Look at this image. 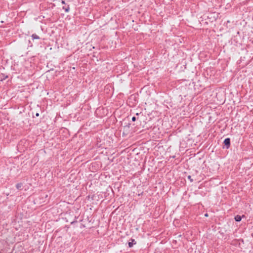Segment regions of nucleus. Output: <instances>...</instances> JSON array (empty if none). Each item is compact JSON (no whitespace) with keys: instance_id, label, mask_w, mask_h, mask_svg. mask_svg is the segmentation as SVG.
I'll list each match as a JSON object with an SVG mask.
<instances>
[{"instance_id":"8","label":"nucleus","mask_w":253,"mask_h":253,"mask_svg":"<svg viewBox=\"0 0 253 253\" xmlns=\"http://www.w3.org/2000/svg\"><path fill=\"white\" fill-rule=\"evenodd\" d=\"M234 219L236 221L239 222L241 220L242 217L239 215H237L236 216H235Z\"/></svg>"},{"instance_id":"17","label":"nucleus","mask_w":253,"mask_h":253,"mask_svg":"<svg viewBox=\"0 0 253 253\" xmlns=\"http://www.w3.org/2000/svg\"><path fill=\"white\" fill-rule=\"evenodd\" d=\"M205 216H206V217L208 216V213H206V214H205Z\"/></svg>"},{"instance_id":"7","label":"nucleus","mask_w":253,"mask_h":253,"mask_svg":"<svg viewBox=\"0 0 253 253\" xmlns=\"http://www.w3.org/2000/svg\"><path fill=\"white\" fill-rule=\"evenodd\" d=\"M15 186L18 190H22L23 187V183L21 182L18 183L16 184Z\"/></svg>"},{"instance_id":"5","label":"nucleus","mask_w":253,"mask_h":253,"mask_svg":"<svg viewBox=\"0 0 253 253\" xmlns=\"http://www.w3.org/2000/svg\"><path fill=\"white\" fill-rule=\"evenodd\" d=\"M8 76L7 75H5L4 74L1 73L0 74V81H3L6 79L8 78Z\"/></svg>"},{"instance_id":"13","label":"nucleus","mask_w":253,"mask_h":253,"mask_svg":"<svg viewBox=\"0 0 253 253\" xmlns=\"http://www.w3.org/2000/svg\"><path fill=\"white\" fill-rule=\"evenodd\" d=\"M35 117H39V113H36L35 114V116H34V115H33V117H35Z\"/></svg>"},{"instance_id":"4","label":"nucleus","mask_w":253,"mask_h":253,"mask_svg":"<svg viewBox=\"0 0 253 253\" xmlns=\"http://www.w3.org/2000/svg\"><path fill=\"white\" fill-rule=\"evenodd\" d=\"M130 123H128L127 125L125 126H124V131H123V134H124V131H126V132H127L129 131V128H130Z\"/></svg>"},{"instance_id":"9","label":"nucleus","mask_w":253,"mask_h":253,"mask_svg":"<svg viewBox=\"0 0 253 253\" xmlns=\"http://www.w3.org/2000/svg\"><path fill=\"white\" fill-rule=\"evenodd\" d=\"M31 37H32L33 40H35V39L38 40V39H40V37L38 35H37L36 34H32Z\"/></svg>"},{"instance_id":"10","label":"nucleus","mask_w":253,"mask_h":253,"mask_svg":"<svg viewBox=\"0 0 253 253\" xmlns=\"http://www.w3.org/2000/svg\"><path fill=\"white\" fill-rule=\"evenodd\" d=\"M137 119V120L138 119V117L136 118V116H133V117L132 118V119H131V120H132V121L133 122H134V121H135Z\"/></svg>"},{"instance_id":"1","label":"nucleus","mask_w":253,"mask_h":253,"mask_svg":"<svg viewBox=\"0 0 253 253\" xmlns=\"http://www.w3.org/2000/svg\"><path fill=\"white\" fill-rule=\"evenodd\" d=\"M223 144L224 145V147L226 149H228L230 146V139L229 138L225 139L223 141Z\"/></svg>"},{"instance_id":"16","label":"nucleus","mask_w":253,"mask_h":253,"mask_svg":"<svg viewBox=\"0 0 253 253\" xmlns=\"http://www.w3.org/2000/svg\"><path fill=\"white\" fill-rule=\"evenodd\" d=\"M141 114V113H136V114H135V115L136 116V117H138V116L139 115Z\"/></svg>"},{"instance_id":"6","label":"nucleus","mask_w":253,"mask_h":253,"mask_svg":"<svg viewBox=\"0 0 253 253\" xmlns=\"http://www.w3.org/2000/svg\"><path fill=\"white\" fill-rule=\"evenodd\" d=\"M62 9H64L66 12H68L70 10V6L69 4H66L62 7Z\"/></svg>"},{"instance_id":"3","label":"nucleus","mask_w":253,"mask_h":253,"mask_svg":"<svg viewBox=\"0 0 253 253\" xmlns=\"http://www.w3.org/2000/svg\"><path fill=\"white\" fill-rule=\"evenodd\" d=\"M25 143H26V141L25 140H22L20 141L17 145L18 149H21L22 146H23L24 144Z\"/></svg>"},{"instance_id":"2","label":"nucleus","mask_w":253,"mask_h":253,"mask_svg":"<svg viewBox=\"0 0 253 253\" xmlns=\"http://www.w3.org/2000/svg\"><path fill=\"white\" fill-rule=\"evenodd\" d=\"M136 244V242L135 240L134 239L131 238L128 243V245L129 248H131L134 245H135Z\"/></svg>"},{"instance_id":"12","label":"nucleus","mask_w":253,"mask_h":253,"mask_svg":"<svg viewBox=\"0 0 253 253\" xmlns=\"http://www.w3.org/2000/svg\"><path fill=\"white\" fill-rule=\"evenodd\" d=\"M77 220L76 219H75L73 221L71 222V224H75V223H77Z\"/></svg>"},{"instance_id":"15","label":"nucleus","mask_w":253,"mask_h":253,"mask_svg":"<svg viewBox=\"0 0 253 253\" xmlns=\"http://www.w3.org/2000/svg\"><path fill=\"white\" fill-rule=\"evenodd\" d=\"M141 114V113H136V114H135V115L136 116V117H138V116L139 115Z\"/></svg>"},{"instance_id":"11","label":"nucleus","mask_w":253,"mask_h":253,"mask_svg":"<svg viewBox=\"0 0 253 253\" xmlns=\"http://www.w3.org/2000/svg\"><path fill=\"white\" fill-rule=\"evenodd\" d=\"M188 179H189L191 182L193 181V179L191 178V176H190V175L188 176Z\"/></svg>"},{"instance_id":"14","label":"nucleus","mask_w":253,"mask_h":253,"mask_svg":"<svg viewBox=\"0 0 253 253\" xmlns=\"http://www.w3.org/2000/svg\"><path fill=\"white\" fill-rule=\"evenodd\" d=\"M61 3H62L63 4H65V5L66 4V3H65V0H62Z\"/></svg>"}]
</instances>
